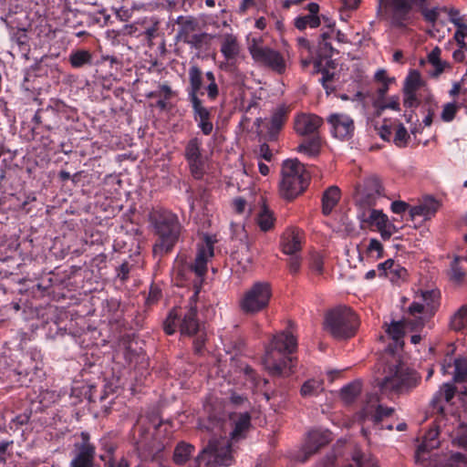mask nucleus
<instances>
[{"label": "nucleus", "mask_w": 467, "mask_h": 467, "mask_svg": "<svg viewBox=\"0 0 467 467\" xmlns=\"http://www.w3.org/2000/svg\"><path fill=\"white\" fill-rule=\"evenodd\" d=\"M340 190L337 186H330L322 195V213L329 215L340 200Z\"/></svg>", "instance_id": "nucleus-27"}, {"label": "nucleus", "mask_w": 467, "mask_h": 467, "mask_svg": "<svg viewBox=\"0 0 467 467\" xmlns=\"http://www.w3.org/2000/svg\"><path fill=\"white\" fill-rule=\"evenodd\" d=\"M115 451H116V447L114 445H112V444L107 445L105 447V452L99 456L100 460L102 462H104V463H106L108 459L115 458L114 457Z\"/></svg>", "instance_id": "nucleus-60"}, {"label": "nucleus", "mask_w": 467, "mask_h": 467, "mask_svg": "<svg viewBox=\"0 0 467 467\" xmlns=\"http://www.w3.org/2000/svg\"><path fill=\"white\" fill-rule=\"evenodd\" d=\"M321 148V140L319 135L311 136L310 139L304 140L297 147L299 152H303L309 157H316L319 154Z\"/></svg>", "instance_id": "nucleus-33"}, {"label": "nucleus", "mask_w": 467, "mask_h": 467, "mask_svg": "<svg viewBox=\"0 0 467 467\" xmlns=\"http://www.w3.org/2000/svg\"><path fill=\"white\" fill-rule=\"evenodd\" d=\"M249 51L256 63L268 67L280 74L285 70V62L279 52L255 42L250 45Z\"/></svg>", "instance_id": "nucleus-14"}, {"label": "nucleus", "mask_w": 467, "mask_h": 467, "mask_svg": "<svg viewBox=\"0 0 467 467\" xmlns=\"http://www.w3.org/2000/svg\"><path fill=\"white\" fill-rule=\"evenodd\" d=\"M439 202L432 199L428 198L423 201L420 204L412 207L410 210V214L411 218H415L416 216H422L424 218H429L433 215L437 210L439 209Z\"/></svg>", "instance_id": "nucleus-29"}, {"label": "nucleus", "mask_w": 467, "mask_h": 467, "mask_svg": "<svg viewBox=\"0 0 467 467\" xmlns=\"http://www.w3.org/2000/svg\"><path fill=\"white\" fill-rule=\"evenodd\" d=\"M421 303H431V308L429 310L430 315L432 314V311L436 307L437 305V299H438V293L435 291H425L421 294L420 297L419 298Z\"/></svg>", "instance_id": "nucleus-51"}, {"label": "nucleus", "mask_w": 467, "mask_h": 467, "mask_svg": "<svg viewBox=\"0 0 467 467\" xmlns=\"http://www.w3.org/2000/svg\"><path fill=\"white\" fill-rule=\"evenodd\" d=\"M391 130L392 123L385 119L383 124L379 128H378L379 135L382 140L389 141L391 136Z\"/></svg>", "instance_id": "nucleus-53"}, {"label": "nucleus", "mask_w": 467, "mask_h": 467, "mask_svg": "<svg viewBox=\"0 0 467 467\" xmlns=\"http://www.w3.org/2000/svg\"><path fill=\"white\" fill-rule=\"evenodd\" d=\"M361 390V379L353 380L352 409L355 410L358 420L362 423L361 432L363 436L367 438L368 431L363 426V422L368 420H370L374 426H379L381 421L392 415L394 409L380 405L378 397L374 394L366 393L365 396H360Z\"/></svg>", "instance_id": "nucleus-4"}, {"label": "nucleus", "mask_w": 467, "mask_h": 467, "mask_svg": "<svg viewBox=\"0 0 467 467\" xmlns=\"http://www.w3.org/2000/svg\"><path fill=\"white\" fill-rule=\"evenodd\" d=\"M149 221L158 236L153 253L160 255L169 253L181 234L182 225L178 216L171 211L157 208L150 212Z\"/></svg>", "instance_id": "nucleus-3"}, {"label": "nucleus", "mask_w": 467, "mask_h": 467, "mask_svg": "<svg viewBox=\"0 0 467 467\" xmlns=\"http://www.w3.org/2000/svg\"><path fill=\"white\" fill-rule=\"evenodd\" d=\"M188 75V95L192 105L194 119L199 122L198 126L202 130V133L204 135H209L212 133L213 129V125L210 120L211 113L202 106V100L198 97L202 87V72L199 67L193 65L189 68Z\"/></svg>", "instance_id": "nucleus-7"}, {"label": "nucleus", "mask_w": 467, "mask_h": 467, "mask_svg": "<svg viewBox=\"0 0 467 467\" xmlns=\"http://www.w3.org/2000/svg\"><path fill=\"white\" fill-rule=\"evenodd\" d=\"M408 207V203L403 201H395L391 203V211L397 214L404 213Z\"/></svg>", "instance_id": "nucleus-58"}, {"label": "nucleus", "mask_w": 467, "mask_h": 467, "mask_svg": "<svg viewBox=\"0 0 467 467\" xmlns=\"http://www.w3.org/2000/svg\"><path fill=\"white\" fill-rule=\"evenodd\" d=\"M340 397L346 404L350 403V384H347L341 389Z\"/></svg>", "instance_id": "nucleus-64"}, {"label": "nucleus", "mask_w": 467, "mask_h": 467, "mask_svg": "<svg viewBox=\"0 0 467 467\" xmlns=\"http://www.w3.org/2000/svg\"><path fill=\"white\" fill-rule=\"evenodd\" d=\"M200 147L201 141L197 138H192L185 148V157L189 162L191 171L196 179H200L203 174V161Z\"/></svg>", "instance_id": "nucleus-18"}, {"label": "nucleus", "mask_w": 467, "mask_h": 467, "mask_svg": "<svg viewBox=\"0 0 467 467\" xmlns=\"http://www.w3.org/2000/svg\"><path fill=\"white\" fill-rule=\"evenodd\" d=\"M195 448L193 445L186 441H180L174 448L172 462L176 465H184L192 457Z\"/></svg>", "instance_id": "nucleus-28"}, {"label": "nucleus", "mask_w": 467, "mask_h": 467, "mask_svg": "<svg viewBox=\"0 0 467 467\" xmlns=\"http://www.w3.org/2000/svg\"><path fill=\"white\" fill-rule=\"evenodd\" d=\"M301 242L300 232L295 229H288L282 235V251L285 254H296L302 248Z\"/></svg>", "instance_id": "nucleus-25"}, {"label": "nucleus", "mask_w": 467, "mask_h": 467, "mask_svg": "<svg viewBox=\"0 0 467 467\" xmlns=\"http://www.w3.org/2000/svg\"><path fill=\"white\" fill-rule=\"evenodd\" d=\"M330 441V432L327 431L315 430L309 431L297 460L302 462H306L311 455L315 454L321 447L328 444Z\"/></svg>", "instance_id": "nucleus-15"}, {"label": "nucleus", "mask_w": 467, "mask_h": 467, "mask_svg": "<svg viewBox=\"0 0 467 467\" xmlns=\"http://www.w3.org/2000/svg\"><path fill=\"white\" fill-rule=\"evenodd\" d=\"M386 332L393 340L398 342L403 337L404 324L402 322H392L388 326Z\"/></svg>", "instance_id": "nucleus-47"}, {"label": "nucleus", "mask_w": 467, "mask_h": 467, "mask_svg": "<svg viewBox=\"0 0 467 467\" xmlns=\"http://www.w3.org/2000/svg\"><path fill=\"white\" fill-rule=\"evenodd\" d=\"M205 36V34L192 35L189 39L188 37H184V41L194 46L195 47H199L202 46Z\"/></svg>", "instance_id": "nucleus-57"}, {"label": "nucleus", "mask_w": 467, "mask_h": 467, "mask_svg": "<svg viewBox=\"0 0 467 467\" xmlns=\"http://www.w3.org/2000/svg\"><path fill=\"white\" fill-rule=\"evenodd\" d=\"M258 154L261 158L265 159V161H269L272 159V152L269 149V146L266 143H263L262 145H260Z\"/></svg>", "instance_id": "nucleus-62"}, {"label": "nucleus", "mask_w": 467, "mask_h": 467, "mask_svg": "<svg viewBox=\"0 0 467 467\" xmlns=\"http://www.w3.org/2000/svg\"><path fill=\"white\" fill-rule=\"evenodd\" d=\"M205 77H206L207 80L209 81V85L206 88L208 97L211 99H214L217 98V96L219 94V89H218L217 83L215 81L214 74L212 71H208V72H206Z\"/></svg>", "instance_id": "nucleus-49"}, {"label": "nucleus", "mask_w": 467, "mask_h": 467, "mask_svg": "<svg viewBox=\"0 0 467 467\" xmlns=\"http://www.w3.org/2000/svg\"><path fill=\"white\" fill-rule=\"evenodd\" d=\"M323 120L320 117L313 114H302L295 120V130L301 136L318 135V129Z\"/></svg>", "instance_id": "nucleus-20"}, {"label": "nucleus", "mask_w": 467, "mask_h": 467, "mask_svg": "<svg viewBox=\"0 0 467 467\" xmlns=\"http://www.w3.org/2000/svg\"><path fill=\"white\" fill-rule=\"evenodd\" d=\"M431 308V303L423 304L419 299L418 301H414L409 307L410 314L413 318L406 321V324L410 326L411 329H417L420 327H422L425 318L428 316H431L429 310Z\"/></svg>", "instance_id": "nucleus-22"}, {"label": "nucleus", "mask_w": 467, "mask_h": 467, "mask_svg": "<svg viewBox=\"0 0 467 467\" xmlns=\"http://www.w3.org/2000/svg\"><path fill=\"white\" fill-rule=\"evenodd\" d=\"M69 63L73 67L78 68L92 62V56L89 51L78 49L69 56Z\"/></svg>", "instance_id": "nucleus-35"}, {"label": "nucleus", "mask_w": 467, "mask_h": 467, "mask_svg": "<svg viewBox=\"0 0 467 467\" xmlns=\"http://www.w3.org/2000/svg\"><path fill=\"white\" fill-rule=\"evenodd\" d=\"M350 309L346 306H338L326 313L324 329L337 339H347L349 333L348 320Z\"/></svg>", "instance_id": "nucleus-12"}, {"label": "nucleus", "mask_w": 467, "mask_h": 467, "mask_svg": "<svg viewBox=\"0 0 467 467\" xmlns=\"http://www.w3.org/2000/svg\"><path fill=\"white\" fill-rule=\"evenodd\" d=\"M421 85V78L418 71H411L408 75L404 84V90L409 92H416Z\"/></svg>", "instance_id": "nucleus-45"}, {"label": "nucleus", "mask_w": 467, "mask_h": 467, "mask_svg": "<svg viewBox=\"0 0 467 467\" xmlns=\"http://www.w3.org/2000/svg\"><path fill=\"white\" fill-rule=\"evenodd\" d=\"M241 52V46L237 36L233 34H225L221 37V53L227 61H235Z\"/></svg>", "instance_id": "nucleus-24"}, {"label": "nucleus", "mask_w": 467, "mask_h": 467, "mask_svg": "<svg viewBox=\"0 0 467 467\" xmlns=\"http://www.w3.org/2000/svg\"><path fill=\"white\" fill-rule=\"evenodd\" d=\"M301 265L300 257L297 254H293L288 260L289 270L293 274H296L299 271Z\"/></svg>", "instance_id": "nucleus-55"}, {"label": "nucleus", "mask_w": 467, "mask_h": 467, "mask_svg": "<svg viewBox=\"0 0 467 467\" xmlns=\"http://www.w3.org/2000/svg\"><path fill=\"white\" fill-rule=\"evenodd\" d=\"M332 126L333 134L341 140H348L350 136V119L344 114L334 113L328 118Z\"/></svg>", "instance_id": "nucleus-23"}, {"label": "nucleus", "mask_w": 467, "mask_h": 467, "mask_svg": "<svg viewBox=\"0 0 467 467\" xmlns=\"http://www.w3.org/2000/svg\"><path fill=\"white\" fill-rule=\"evenodd\" d=\"M368 250L369 252H373V251L378 252V257H381L382 256V253H383L382 244L378 240H376V239H371L370 240L369 244L368 246Z\"/></svg>", "instance_id": "nucleus-59"}, {"label": "nucleus", "mask_w": 467, "mask_h": 467, "mask_svg": "<svg viewBox=\"0 0 467 467\" xmlns=\"http://www.w3.org/2000/svg\"><path fill=\"white\" fill-rule=\"evenodd\" d=\"M214 243L215 239L213 237L205 235L203 242L198 246V253L195 261L191 265V269L193 270L199 280L194 282L195 292L191 297L190 307L183 316L180 326V330L182 335L192 336L199 330V323L196 318L197 308L193 304L195 303L197 295L199 294L202 278L207 272V261L209 258L213 256Z\"/></svg>", "instance_id": "nucleus-1"}, {"label": "nucleus", "mask_w": 467, "mask_h": 467, "mask_svg": "<svg viewBox=\"0 0 467 467\" xmlns=\"http://www.w3.org/2000/svg\"><path fill=\"white\" fill-rule=\"evenodd\" d=\"M355 76L352 75V79L354 78L355 82L358 84V89L356 91L354 97L356 100H358L362 103L363 108H366L368 99V101L372 100L373 106L376 109V115L378 117H379L383 110L386 109L400 110V102L398 97H390L386 102L380 99H372L371 90L368 87L369 79L365 73L364 67H359L358 65H355Z\"/></svg>", "instance_id": "nucleus-9"}, {"label": "nucleus", "mask_w": 467, "mask_h": 467, "mask_svg": "<svg viewBox=\"0 0 467 467\" xmlns=\"http://www.w3.org/2000/svg\"><path fill=\"white\" fill-rule=\"evenodd\" d=\"M297 348V341L289 332H282L275 336L270 345L265 349L263 358L265 368L271 376H283L286 370L293 367V358L290 354Z\"/></svg>", "instance_id": "nucleus-2"}, {"label": "nucleus", "mask_w": 467, "mask_h": 467, "mask_svg": "<svg viewBox=\"0 0 467 467\" xmlns=\"http://www.w3.org/2000/svg\"><path fill=\"white\" fill-rule=\"evenodd\" d=\"M309 181V175L305 166L297 160H287L283 163L280 193L292 200L305 191Z\"/></svg>", "instance_id": "nucleus-6"}, {"label": "nucleus", "mask_w": 467, "mask_h": 467, "mask_svg": "<svg viewBox=\"0 0 467 467\" xmlns=\"http://www.w3.org/2000/svg\"><path fill=\"white\" fill-rule=\"evenodd\" d=\"M107 467H130V462L128 459L124 456L119 459L110 458L105 463Z\"/></svg>", "instance_id": "nucleus-54"}, {"label": "nucleus", "mask_w": 467, "mask_h": 467, "mask_svg": "<svg viewBox=\"0 0 467 467\" xmlns=\"http://www.w3.org/2000/svg\"><path fill=\"white\" fill-rule=\"evenodd\" d=\"M409 139L410 136L406 128L401 123H400L397 126L395 132L394 143L399 147H404L407 144Z\"/></svg>", "instance_id": "nucleus-48"}, {"label": "nucleus", "mask_w": 467, "mask_h": 467, "mask_svg": "<svg viewBox=\"0 0 467 467\" xmlns=\"http://www.w3.org/2000/svg\"><path fill=\"white\" fill-rule=\"evenodd\" d=\"M420 381V376L403 364L390 365L385 370L384 378L378 386L382 394L401 395L415 389Z\"/></svg>", "instance_id": "nucleus-5"}, {"label": "nucleus", "mask_w": 467, "mask_h": 467, "mask_svg": "<svg viewBox=\"0 0 467 467\" xmlns=\"http://www.w3.org/2000/svg\"><path fill=\"white\" fill-rule=\"evenodd\" d=\"M358 218L362 223V227L376 226L384 240L389 239L398 231L394 223L379 210L364 209L358 213Z\"/></svg>", "instance_id": "nucleus-13"}, {"label": "nucleus", "mask_w": 467, "mask_h": 467, "mask_svg": "<svg viewBox=\"0 0 467 467\" xmlns=\"http://www.w3.org/2000/svg\"><path fill=\"white\" fill-rule=\"evenodd\" d=\"M352 467H377V462L370 454L355 451L352 456Z\"/></svg>", "instance_id": "nucleus-38"}, {"label": "nucleus", "mask_w": 467, "mask_h": 467, "mask_svg": "<svg viewBox=\"0 0 467 467\" xmlns=\"http://www.w3.org/2000/svg\"><path fill=\"white\" fill-rule=\"evenodd\" d=\"M438 431L436 430H431L424 438L423 442L419 446V451H425L435 448L438 445L436 438Z\"/></svg>", "instance_id": "nucleus-46"}, {"label": "nucleus", "mask_w": 467, "mask_h": 467, "mask_svg": "<svg viewBox=\"0 0 467 467\" xmlns=\"http://www.w3.org/2000/svg\"><path fill=\"white\" fill-rule=\"evenodd\" d=\"M334 29L330 30V33L325 32L321 35V41L318 44L317 47V57L313 61L314 64V73H322V84L323 87L327 89L328 93V85L327 82L333 78V74H330L327 67L334 68V61L328 60V57H331L335 52V48L332 47L331 43L328 42V39L331 38L332 35H334ZM312 63L311 57H302L301 58V66L303 68L307 67Z\"/></svg>", "instance_id": "nucleus-10"}, {"label": "nucleus", "mask_w": 467, "mask_h": 467, "mask_svg": "<svg viewBox=\"0 0 467 467\" xmlns=\"http://www.w3.org/2000/svg\"><path fill=\"white\" fill-rule=\"evenodd\" d=\"M178 313L176 309H172L169 316L167 317L166 320L163 323L164 331L168 335H172L175 332L176 327V320L178 318Z\"/></svg>", "instance_id": "nucleus-50"}, {"label": "nucleus", "mask_w": 467, "mask_h": 467, "mask_svg": "<svg viewBox=\"0 0 467 467\" xmlns=\"http://www.w3.org/2000/svg\"><path fill=\"white\" fill-rule=\"evenodd\" d=\"M381 185L377 178L370 177L364 181L362 185L357 187V205L359 207H371L376 198L380 194Z\"/></svg>", "instance_id": "nucleus-16"}, {"label": "nucleus", "mask_w": 467, "mask_h": 467, "mask_svg": "<svg viewBox=\"0 0 467 467\" xmlns=\"http://www.w3.org/2000/svg\"><path fill=\"white\" fill-rule=\"evenodd\" d=\"M451 22L457 27L454 34V39L460 47L465 46V39H467V25H465L461 17H452Z\"/></svg>", "instance_id": "nucleus-40"}, {"label": "nucleus", "mask_w": 467, "mask_h": 467, "mask_svg": "<svg viewBox=\"0 0 467 467\" xmlns=\"http://www.w3.org/2000/svg\"><path fill=\"white\" fill-rule=\"evenodd\" d=\"M233 441L227 438L213 439L195 458V467L230 466L234 462Z\"/></svg>", "instance_id": "nucleus-8"}, {"label": "nucleus", "mask_w": 467, "mask_h": 467, "mask_svg": "<svg viewBox=\"0 0 467 467\" xmlns=\"http://www.w3.org/2000/svg\"><path fill=\"white\" fill-rule=\"evenodd\" d=\"M451 327L455 331L467 330V305L462 306L451 318Z\"/></svg>", "instance_id": "nucleus-36"}, {"label": "nucleus", "mask_w": 467, "mask_h": 467, "mask_svg": "<svg viewBox=\"0 0 467 467\" xmlns=\"http://www.w3.org/2000/svg\"><path fill=\"white\" fill-rule=\"evenodd\" d=\"M467 379V358H459L454 360V380L463 381Z\"/></svg>", "instance_id": "nucleus-43"}, {"label": "nucleus", "mask_w": 467, "mask_h": 467, "mask_svg": "<svg viewBox=\"0 0 467 467\" xmlns=\"http://www.w3.org/2000/svg\"><path fill=\"white\" fill-rule=\"evenodd\" d=\"M285 121V113L283 109H279L271 117L269 121L263 119H256L255 125L260 128L264 126L267 129L268 135L271 139L275 138L278 131L282 129Z\"/></svg>", "instance_id": "nucleus-26"}, {"label": "nucleus", "mask_w": 467, "mask_h": 467, "mask_svg": "<svg viewBox=\"0 0 467 467\" xmlns=\"http://www.w3.org/2000/svg\"><path fill=\"white\" fill-rule=\"evenodd\" d=\"M350 223L348 219V210L341 211L336 216V219L331 225L333 232L338 234L342 238H348L349 236Z\"/></svg>", "instance_id": "nucleus-32"}, {"label": "nucleus", "mask_w": 467, "mask_h": 467, "mask_svg": "<svg viewBox=\"0 0 467 467\" xmlns=\"http://www.w3.org/2000/svg\"><path fill=\"white\" fill-rule=\"evenodd\" d=\"M251 417L247 412L232 413L226 423L230 428L231 441H236L244 438L251 425Z\"/></svg>", "instance_id": "nucleus-19"}, {"label": "nucleus", "mask_w": 467, "mask_h": 467, "mask_svg": "<svg viewBox=\"0 0 467 467\" xmlns=\"http://www.w3.org/2000/svg\"><path fill=\"white\" fill-rule=\"evenodd\" d=\"M176 23L180 26V35L183 37H188L190 33L195 31L198 26L196 19L191 16H181Z\"/></svg>", "instance_id": "nucleus-37"}, {"label": "nucleus", "mask_w": 467, "mask_h": 467, "mask_svg": "<svg viewBox=\"0 0 467 467\" xmlns=\"http://www.w3.org/2000/svg\"><path fill=\"white\" fill-rule=\"evenodd\" d=\"M460 109V105L455 102H448L442 106V110L441 112V119L444 122H451L454 119L458 110Z\"/></svg>", "instance_id": "nucleus-44"}, {"label": "nucleus", "mask_w": 467, "mask_h": 467, "mask_svg": "<svg viewBox=\"0 0 467 467\" xmlns=\"http://www.w3.org/2000/svg\"><path fill=\"white\" fill-rule=\"evenodd\" d=\"M272 291L267 282L254 283L240 300V307L245 314H255L265 309L270 301Z\"/></svg>", "instance_id": "nucleus-11"}, {"label": "nucleus", "mask_w": 467, "mask_h": 467, "mask_svg": "<svg viewBox=\"0 0 467 467\" xmlns=\"http://www.w3.org/2000/svg\"><path fill=\"white\" fill-rule=\"evenodd\" d=\"M83 441L75 444V455L70 467H94L96 449L88 441L87 434L82 433Z\"/></svg>", "instance_id": "nucleus-17"}, {"label": "nucleus", "mask_w": 467, "mask_h": 467, "mask_svg": "<svg viewBox=\"0 0 467 467\" xmlns=\"http://www.w3.org/2000/svg\"><path fill=\"white\" fill-rule=\"evenodd\" d=\"M441 50L436 47L429 54V61L435 67L436 74L443 71V64L440 59Z\"/></svg>", "instance_id": "nucleus-52"}, {"label": "nucleus", "mask_w": 467, "mask_h": 467, "mask_svg": "<svg viewBox=\"0 0 467 467\" xmlns=\"http://www.w3.org/2000/svg\"><path fill=\"white\" fill-rule=\"evenodd\" d=\"M459 259L455 258L451 264V268L449 270V277L450 280L455 285H461L463 283L465 278L464 270L459 265Z\"/></svg>", "instance_id": "nucleus-41"}, {"label": "nucleus", "mask_w": 467, "mask_h": 467, "mask_svg": "<svg viewBox=\"0 0 467 467\" xmlns=\"http://www.w3.org/2000/svg\"><path fill=\"white\" fill-rule=\"evenodd\" d=\"M394 8L393 23L397 26H402L407 19V16L411 8L410 0H391Z\"/></svg>", "instance_id": "nucleus-31"}, {"label": "nucleus", "mask_w": 467, "mask_h": 467, "mask_svg": "<svg viewBox=\"0 0 467 467\" xmlns=\"http://www.w3.org/2000/svg\"><path fill=\"white\" fill-rule=\"evenodd\" d=\"M205 338L202 334L198 335V337L194 339L193 348L196 353H201L203 346H204Z\"/></svg>", "instance_id": "nucleus-63"}, {"label": "nucleus", "mask_w": 467, "mask_h": 467, "mask_svg": "<svg viewBox=\"0 0 467 467\" xmlns=\"http://www.w3.org/2000/svg\"><path fill=\"white\" fill-rule=\"evenodd\" d=\"M274 222L273 213L265 207H263L257 216V223L260 229L264 232L269 231L273 228Z\"/></svg>", "instance_id": "nucleus-39"}, {"label": "nucleus", "mask_w": 467, "mask_h": 467, "mask_svg": "<svg viewBox=\"0 0 467 467\" xmlns=\"http://www.w3.org/2000/svg\"><path fill=\"white\" fill-rule=\"evenodd\" d=\"M421 13L424 18L429 22H435L438 17V12L435 9L422 8Z\"/></svg>", "instance_id": "nucleus-61"}, {"label": "nucleus", "mask_w": 467, "mask_h": 467, "mask_svg": "<svg viewBox=\"0 0 467 467\" xmlns=\"http://www.w3.org/2000/svg\"><path fill=\"white\" fill-rule=\"evenodd\" d=\"M378 270L380 276L388 277L395 284L404 282L408 276L407 269L392 259H388L384 263L379 264Z\"/></svg>", "instance_id": "nucleus-21"}, {"label": "nucleus", "mask_w": 467, "mask_h": 467, "mask_svg": "<svg viewBox=\"0 0 467 467\" xmlns=\"http://www.w3.org/2000/svg\"><path fill=\"white\" fill-rule=\"evenodd\" d=\"M295 26L299 30L305 29L307 26L311 28H316L320 26V18L316 15L299 16L295 20Z\"/></svg>", "instance_id": "nucleus-42"}, {"label": "nucleus", "mask_w": 467, "mask_h": 467, "mask_svg": "<svg viewBox=\"0 0 467 467\" xmlns=\"http://www.w3.org/2000/svg\"><path fill=\"white\" fill-rule=\"evenodd\" d=\"M322 379H310L305 381L300 389V394L304 398L317 396L324 391Z\"/></svg>", "instance_id": "nucleus-34"}, {"label": "nucleus", "mask_w": 467, "mask_h": 467, "mask_svg": "<svg viewBox=\"0 0 467 467\" xmlns=\"http://www.w3.org/2000/svg\"><path fill=\"white\" fill-rule=\"evenodd\" d=\"M342 7L340 8V18L344 22H348L350 17V0H341Z\"/></svg>", "instance_id": "nucleus-56"}, {"label": "nucleus", "mask_w": 467, "mask_h": 467, "mask_svg": "<svg viewBox=\"0 0 467 467\" xmlns=\"http://www.w3.org/2000/svg\"><path fill=\"white\" fill-rule=\"evenodd\" d=\"M455 393V388L451 384H444L441 389V391L434 397L431 401V406L433 411L439 413L440 415H443L444 408L441 404V399H444L446 402H450L453 398Z\"/></svg>", "instance_id": "nucleus-30"}]
</instances>
